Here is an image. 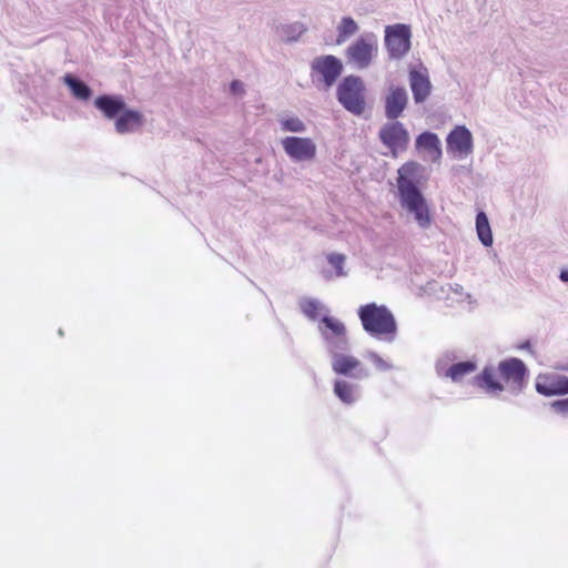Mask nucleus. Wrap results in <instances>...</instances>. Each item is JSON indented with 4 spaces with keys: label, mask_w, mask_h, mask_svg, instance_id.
<instances>
[{
    "label": "nucleus",
    "mask_w": 568,
    "mask_h": 568,
    "mask_svg": "<svg viewBox=\"0 0 568 568\" xmlns=\"http://www.w3.org/2000/svg\"><path fill=\"white\" fill-rule=\"evenodd\" d=\"M419 164L407 162L398 169L397 187L403 207L414 214L415 221L422 229H427L433 216L426 199L416 185Z\"/></svg>",
    "instance_id": "obj_1"
},
{
    "label": "nucleus",
    "mask_w": 568,
    "mask_h": 568,
    "mask_svg": "<svg viewBox=\"0 0 568 568\" xmlns=\"http://www.w3.org/2000/svg\"><path fill=\"white\" fill-rule=\"evenodd\" d=\"M527 368L519 358L503 361L495 367H485L475 377L476 384L488 393L498 394L504 390L505 385L520 390L525 384Z\"/></svg>",
    "instance_id": "obj_2"
},
{
    "label": "nucleus",
    "mask_w": 568,
    "mask_h": 568,
    "mask_svg": "<svg viewBox=\"0 0 568 568\" xmlns=\"http://www.w3.org/2000/svg\"><path fill=\"white\" fill-rule=\"evenodd\" d=\"M357 313L368 334L387 342L394 341L397 325L394 315L385 305L368 303L362 305Z\"/></svg>",
    "instance_id": "obj_3"
},
{
    "label": "nucleus",
    "mask_w": 568,
    "mask_h": 568,
    "mask_svg": "<svg viewBox=\"0 0 568 568\" xmlns=\"http://www.w3.org/2000/svg\"><path fill=\"white\" fill-rule=\"evenodd\" d=\"M364 91L363 81L358 77L349 75L338 85L337 98L347 111L359 115L365 110Z\"/></svg>",
    "instance_id": "obj_4"
},
{
    "label": "nucleus",
    "mask_w": 568,
    "mask_h": 568,
    "mask_svg": "<svg viewBox=\"0 0 568 568\" xmlns=\"http://www.w3.org/2000/svg\"><path fill=\"white\" fill-rule=\"evenodd\" d=\"M377 52V40L374 36L361 37L346 50L348 63L358 69L367 68Z\"/></svg>",
    "instance_id": "obj_5"
},
{
    "label": "nucleus",
    "mask_w": 568,
    "mask_h": 568,
    "mask_svg": "<svg viewBox=\"0 0 568 568\" xmlns=\"http://www.w3.org/2000/svg\"><path fill=\"white\" fill-rule=\"evenodd\" d=\"M320 331L329 352L344 351L347 348V332L343 322L333 316H323L321 320Z\"/></svg>",
    "instance_id": "obj_6"
},
{
    "label": "nucleus",
    "mask_w": 568,
    "mask_h": 568,
    "mask_svg": "<svg viewBox=\"0 0 568 568\" xmlns=\"http://www.w3.org/2000/svg\"><path fill=\"white\" fill-rule=\"evenodd\" d=\"M382 143L390 150L393 156L406 150L409 142L407 130L399 122H389L383 125L378 133Z\"/></svg>",
    "instance_id": "obj_7"
},
{
    "label": "nucleus",
    "mask_w": 568,
    "mask_h": 568,
    "mask_svg": "<svg viewBox=\"0 0 568 568\" xmlns=\"http://www.w3.org/2000/svg\"><path fill=\"white\" fill-rule=\"evenodd\" d=\"M386 47L393 58L404 57L410 49V29L406 24L387 27L385 36Z\"/></svg>",
    "instance_id": "obj_8"
},
{
    "label": "nucleus",
    "mask_w": 568,
    "mask_h": 568,
    "mask_svg": "<svg viewBox=\"0 0 568 568\" xmlns=\"http://www.w3.org/2000/svg\"><path fill=\"white\" fill-rule=\"evenodd\" d=\"M282 146L295 161H311L316 155V144L310 138L287 136L282 140Z\"/></svg>",
    "instance_id": "obj_9"
},
{
    "label": "nucleus",
    "mask_w": 568,
    "mask_h": 568,
    "mask_svg": "<svg viewBox=\"0 0 568 568\" xmlns=\"http://www.w3.org/2000/svg\"><path fill=\"white\" fill-rule=\"evenodd\" d=\"M332 353V369L338 374L344 376H351L354 378H365L368 377V371L363 367L361 361L355 356L341 354L337 351Z\"/></svg>",
    "instance_id": "obj_10"
},
{
    "label": "nucleus",
    "mask_w": 568,
    "mask_h": 568,
    "mask_svg": "<svg viewBox=\"0 0 568 568\" xmlns=\"http://www.w3.org/2000/svg\"><path fill=\"white\" fill-rule=\"evenodd\" d=\"M536 390L544 396L568 394V377L559 373L539 374L536 378Z\"/></svg>",
    "instance_id": "obj_11"
},
{
    "label": "nucleus",
    "mask_w": 568,
    "mask_h": 568,
    "mask_svg": "<svg viewBox=\"0 0 568 568\" xmlns=\"http://www.w3.org/2000/svg\"><path fill=\"white\" fill-rule=\"evenodd\" d=\"M447 151L458 158L473 152V135L466 126L458 125L450 131L447 136Z\"/></svg>",
    "instance_id": "obj_12"
},
{
    "label": "nucleus",
    "mask_w": 568,
    "mask_h": 568,
    "mask_svg": "<svg viewBox=\"0 0 568 568\" xmlns=\"http://www.w3.org/2000/svg\"><path fill=\"white\" fill-rule=\"evenodd\" d=\"M312 71L323 78L324 83L331 87L341 75L342 62L334 55L317 57L312 62Z\"/></svg>",
    "instance_id": "obj_13"
},
{
    "label": "nucleus",
    "mask_w": 568,
    "mask_h": 568,
    "mask_svg": "<svg viewBox=\"0 0 568 568\" xmlns=\"http://www.w3.org/2000/svg\"><path fill=\"white\" fill-rule=\"evenodd\" d=\"M408 102L407 92L402 87H390L385 98V115L396 120L405 110Z\"/></svg>",
    "instance_id": "obj_14"
},
{
    "label": "nucleus",
    "mask_w": 568,
    "mask_h": 568,
    "mask_svg": "<svg viewBox=\"0 0 568 568\" xmlns=\"http://www.w3.org/2000/svg\"><path fill=\"white\" fill-rule=\"evenodd\" d=\"M409 84L416 103L424 102L430 94L432 84L427 70H410Z\"/></svg>",
    "instance_id": "obj_15"
},
{
    "label": "nucleus",
    "mask_w": 568,
    "mask_h": 568,
    "mask_svg": "<svg viewBox=\"0 0 568 568\" xmlns=\"http://www.w3.org/2000/svg\"><path fill=\"white\" fill-rule=\"evenodd\" d=\"M94 105L108 119H114L125 109L123 99L116 95H100L95 99Z\"/></svg>",
    "instance_id": "obj_16"
},
{
    "label": "nucleus",
    "mask_w": 568,
    "mask_h": 568,
    "mask_svg": "<svg viewBox=\"0 0 568 568\" xmlns=\"http://www.w3.org/2000/svg\"><path fill=\"white\" fill-rule=\"evenodd\" d=\"M143 124V115L139 111L124 109L115 120L118 133H126L139 129Z\"/></svg>",
    "instance_id": "obj_17"
},
{
    "label": "nucleus",
    "mask_w": 568,
    "mask_h": 568,
    "mask_svg": "<svg viewBox=\"0 0 568 568\" xmlns=\"http://www.w3.org/2000/svg\"><path fill=\"white\" fill-rule=\"evenodd\" d=\"M416 146L426 151L433 161H437L442 156L440 142L435 133L424 132L418 135Z\"/></svg>",
    "instance_id": "obj_18"
},
{
    "label": "nucleus",
    "mask_w": 568,
    "mask_h": 568,
    "mask_svg": "<svg viewBox=\"0 0 568 568\" xmlns=\"http://www.w3.org/2000/svg\"><path fill=\"white\" fill-rule=\"evenodd\" d=\"M334 394L346 405H352L357 399L355 385L344 379L335 381Z\"/></svg>",
    "instance_id": "obj_19"
},
{
    "label": "nucleus",
    "mask_w": 568,
    "mask_h": 568,
    "mask_svg": "<svg viewBox=\"0 0 568 568\" xmlns=\"http://www.w3.org/2000/svg\"><path fill=\"white\" fill-rule=\"evenodd\" d=\"M477 369V365L473 361L459 362L452 365L445 373L453 382H462L465 376L474 373Z\"/></svg>",
    "instance_id": "obj_20"
},
{
    "label": "nucleus",
    "mask_w": 568,
    "mask_h": 568,
    "mask_svg": "<svg viewBox=\"0 0 568 568\" xmlns=\"http://www.w3.org/2000/svg\"><path fill=\"white\" fill-rule=\"evenodd\" d=\"M476 231L480 242L485 246H490L493 244L491 229L488 217L484 212H479L476 216Z\"/></svg>",
    "instance_id": "obj_21"
},
{
    "label": "nucleus",
    "mask_w": 568,
    "mask_h": 568,
    "mask_svg": "<svg viewBox=\"0 0 568 568\" xmlns=\"http://www.w3.org/2000/svg\"><path fill=\"white\" fill-rule=\"evenodd\" d=\"M358 31V26L351 17H344L337 26V38L336 43H344L349 37L354 36Z\"/></svg>",
    "instance_id": "obj_22"
},
{
    "label": "nucleus",
    "mask_w": 568,
    "mask_h": 568,
    "mask_svg": "<svg viewBox=\"0 0 568 568\" xmlns=\"http://www.w3.org/2000/svg\"><path fill=\"white\" fill-rule=\"evenodd\" d=\"M64 82L77 99L85 101L91 97L90 88L84 82L73 78L72 75H65Z\"/></svg>",
    "instance_id": "obj_23"
},
{
    "label": "nucleus",
    "mask_w": 568,
    "mask_h": 568,
    "mask_svg": "<svg viewBox=\"0 0 568 568\" xmlns=\"http://www.w3.org/2000/svg\"><path fill=\"white\" fill-rule=\"evenodd\" d=\"M300 307L305 316L311 320H317L323 311L321 303L313 298H305L300 303Z\"/></svg>",
    "instance_id": "obj_24"
},
{
    "label": "nucleus",
    "mask_w": 568,
    "mask_h": 568,
    "mask_svg": "<svg viewBox=\"0 0 568 568\" xmlns=\"http://www.w3.org/2000/svg\"><path fill=\"white\" fill-rule=\"evenodd\" d=\"M327 262L335 270L337 276L345 275L343 270L345 263V255L339 253H331L327 255Z\"/></svg>",
    "instance_id": "obj_25"
},
{
    "label": "nucleus",
    "mask_w": 568,
    "mask_h": 568,
    "mask_svg": "<svg viewBox=\"0 0 568 568\" xmlns=\"http://www.w3.org/2000/svg\"><path fill=\"white\" fill-rule=\"evenodd\" d=\"M281 124L283 131L303 132L305 130L303 121L296 116L282 120Z\"/></svg>",
    "instance_id": "obj_26"
},
{
    "label": "nucleus",
    "mask_w": 568,
    "mask_h": 568,
    "mask_svg": "<svg viewBox=\"0 0 568 568\" xmlns=\"http://www.w3.org/2000/svg\"><path fill=\"white\" fill-rule=\"evenodd\" d=\"M368 358L373 362V364L375 365V367L378 369V371H382V372H386V371H389L393 368V365L387 362L386 359L382 358L378 354L376 353H369L368 354Z\"/></svg>",
    "instance_id": "obj_27"
},
{
    "label": "nucleus",
    "mask_w": 568,
    "mask_h": 568,
    "mask_svg": "<svg viewBox=\"0 0 568 568\" xmlns=\"http://www.w3.org/2000/svg\"><path fill=\"white\" fill-rule=\"evenodd\" d=\"M552 407L556 412L568 415V398L554 402Z\"/></svg>",
    "instance_id": "obj_28"
},
{
    "label": "nucleus",
    "mask_w": 568,
    "mask_h": 568,
    "mask_svg": "<svg viewBox=\"0 0 568 568\" xmlns=\"http://www.w3.org/2000/svg\"><path fill=\"white\" fill-rule=\"evenodd\" d=\"M230 89L233 94H242L244 92L243 84L239 80L232 81Z\"/></svg>",
    "instance_id": "obj_29"
},
{
    "label": "nucleus",
    "mask_w": 568,
    "mask_h": 568,
    "mask_svg": "<svg viewBox=\"0 0 568 568\" xmlns=\"http://www.w3.org/2000/svg\"><path fill=\"white\" fill-rule=\"evenodd\" d=\"M559 277L562 282H568V270H562Z\"/></svg>",
    "instance_id": "obj_30"
},
{
    "label": "nucleus",
    "mask_w": 568,
    "mask_h": 568,
    "mask_svg": "<svg viewBox=\"0 0 568 568\" xmlns=\"http://www.w3.org/2000/svg\"><path fill=\"white\" fill-rule=\"evenodd\" d=\"M527 346H529V343H526V344L521 345V348H525Z\"/></svg>",
    "instance_id": "obj_31"
},
{
    "label": "nucleus",
    "mask_w": 568,
    "mask_h": 568,
    "mask_svg": "<svg viewBox=\"0 0 568 568\" xmlns=\"http://www.w3.org/2000/svg\"><path fill=\"white\" fill-rule=\"evenodd\" d=\"M527 346H529V343H526V344L521 345V348H525Z\"/></svg>",
    "instance_id": "obj_32"
}]
</instances>
